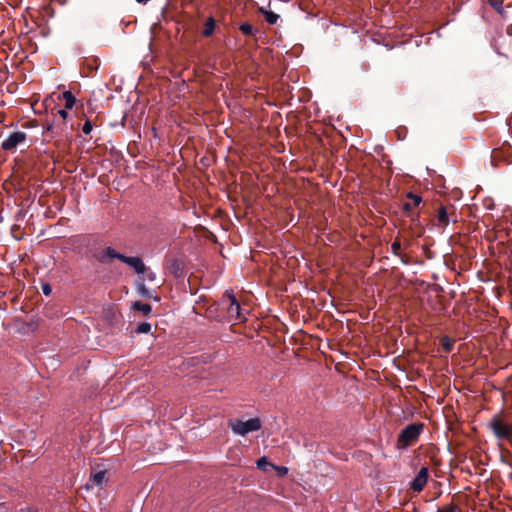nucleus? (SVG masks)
Returning a JSON list of instances; mask_svg holds the SVG:
<instances>
[{"mask_svg": "<svg viewBox=\"0 0 512 512\" xmlns=\"http://www.w3.org/2000/svg\"><path fill=\"white\" fill-rule=\"evenodd\" d=\"M123 254L118 253L112 247H106L102 253L95 255V258L100 263H108V259H117L121 261Z\"/></svg>", "mask_w": 512, "mask_h": 512, "instance_id": "nucleus-10", "label": "nucleus"}, {"mask_svg": "<svg viewBox=\"0 0 512 512\" xmlns=\"http://www.w3.org/2000/svg\"><path fill=\"white\" fill-rule=\"evenodd\" d=\"M406 199L407 201L402 205L403 213L414 221L418 217L414 210L421 204L422 197L414 194L413 192H408L406 194Z\"/></svg>", "mask_w": 512, "mask_h": 512, "instance_id": "nucleus-6", "label": "nucleus"}, {"mask_svg": "<svg viewBox=\"0 0 512 512\" xmlns=\"http://www.w3.org/2000/svg\"><path fill=\"white\" fill-rule=\"evenodd\" d=\"M58 114L62 118L63 121L68 117V112H67L66 108L58 110Z\"/></svg>", "mask_w": 512, "mask_h": 512, "instance_id": "nucleus-31", "label": "nucleus"}, {"mask_svg": "<svg viewBox=\"0 0 512 512\" xmlns=\"http://www.w3.org/2000/svg\"><path fill=\"white\" fill-rule=\"evenodd\" d=\"M391 250H392V253L394 255H399L400 254V250H401V243L399 240H395L392 244H391Z\"/></svg>", "mask_w": 512, "mask_h": 512, "instance_id": "nucleus-26", "label": "nucleus"}, {"mask_svg": "<svg viewBox=\"0 0 512 512\" xmlns=\"http://www.w3.org/2000/svg\"><path fill=\"white\" fill-rule=\"evenodd\" d=\"M487 427L496 439L512 441V422L508 421L503 411L494 414Z\"/></svg>", "mask_w": 512, "mask_h": 512, "instance_id": "nucleus-1", "label": "nucleus"}, {"mask_svg": "<svg viewBox=\"0 0 512 512\" xmlns=\"http://www.w3.org/2000/svg\"><path fill=\"white\" fill-rule=\"evenodd\" d=\"M106 470H99L90 475V481L93 485L102 487L105 482H107Z\"/></svg>", "mask_w": 512, "mask_h": 512, "instance_id": "nucleus-13", "label": "nucleus"}, {"mask_svg": "<svg viewBox=\"0 0 512 512\" xmlns=\"http://www.w3.org/2000/svg\"><path fill=\"white\" fill-rule=\"evenodd\" d=\"M429 477L428 467H422L416 477L411 481L410 488L414 492H421L427 484Z\"/></svg>", "mask_w": 512, "mask_h": 512, "instance_id": "nucleus-8", "label": "nucleus"}, {"mask_svg": "<svg viewBox=\"0 0 512 512\" xmlns=\"http://www.w3.org/2000/svg\"><path fill=\"white\" fill-rule=\"evenodd\" d=\"M121 262L132 267L137 274H145V272L147 270V267L145 266L144 262L139 257H129L126 255H123Z\"/></svg>", "mask_w": 512, "mask_h": 512, "instance_id": "nucleus-9", "label": "nucleus"}, {"mask_svg": "<svg viewBox=\"0 0 512 512\" xmlns=\"http://www.w3.org/2000/svg\"><path fill=\"white\" fill-rule=\"evenodd\" d=\"M258 11L260 14L264 15L266 22L269 23L270 25H275L278 19L280 18L278 14L272 11H267L263 7H260Z\"/></svg>", "mask_w": 512, "mask_h": 512, "instance_id": "nucleus-15", "label": "nucleus"}, {"mask_svg": "<svg viewBox=\"0 0 512 512\" xmlns=\"http://www.w3.org/2000/svg\"><path fill=\"white\" fill-rule=\"evenodd\" d=\"M489 4L499 13L501 16H504V7L502 0H488Z\"/></svg>", "mask_w": 512, "mask_h": 512, "instance_id": "nucleus-22", "label": "nucleus"}, {"mask_svg": "<svg viewBox=\"0 0 512 512\" xmlns=\"http://www.w3.org/2000/svg\"><path fill=\"white\" fill-rule=\"evenodd\" d=\"M52 129H53V125L52 124L48 125L47 128H46L47 131H51Z\"/></svg>", "mask_w": 512, "mask_h": 512, "instance_id": "nucleus-33", "label": "nucleus"}, {"mask_svg": "<svg viewBox=\"0 0 512 512\" xmlns=\"http://www.w3.org/2000/svg\"><path fill=\"white\" fill-rule=\"evenodd\" d=\"M41 289L45 296H49L52 292V288H51L50 284H48V283L42 284Z\"/></svg>", "mask_w": 512, "mask_h": 512, "instance_id": "nucleus-28", "label": "nucleus"}, {"mask_svg": "<svg viewBox=\"0 0 512 512\" xmlns=\"http://www.w3.org/2000/svg\"><path fill=\"white\" fill-rule=\"evenodd\" d=\"M441 346L445 352H451L455 343V340L453 338H450L448 336H443L441 338Z\"/></svg>", "mask_w": 512, "mask_h": 512, "instance_id": "nucleus-18", "label": "nucleus"}, {"mask_svg": "<svg viewBox=\"0 0 512 512\" xmlns=\"http://www.w3.org/2000/svg\"><path fill=\"white\" fill-rule=\"evenodd\" d=\"M216 26V21L214 17L210 16L207 18L206 22L204 23V29L202 30V35L206 38L211 37L214 33Z\"/></svg>", "mask_w": 512, "mask_h": 512, "instance_id": "nucleus-14", "label": "nucleus"}, {"mask_svg": "<svg viewBox=\"0 0 512 512\" xmlns=\"http://www.w3.org/2000/svg\"><path fill=\"white\" fill-rule=\"evenodd\" d=\"M145 273H146V279L147 280H149L151 282L155 281L156 274L153 271L147 269Z\"/></svg>", "mask_w": 512, "mask_h": 512, "instance_id": "nucleus-30", "label": "nucleus"}, {"mask_svg": "<svg viewBox=\"0 0 512 512\" xmlns=\"http://www.w3.org/2000/svg\"><path fill=\"white\" fill-rule=\"evenodd\" d=\"M144 281H145L144 277H140L139 280L137 281L136 290H137V293L139 294V296L148 298V299L153 298L154 300L158 301L159 297L153 296L152 292L145 286Z\"/></svg>", "mask_w": 512, "mask_h": 512, "instance_id": "nucleus-12", "label": "nucleus"}, {"mask_svg": "<svg viewBox=\"0 0 512 512\" xmlns=\"http://www.w3.org/2000/svg\"><path fill=\"white\" fill-rule=\"evenodd\" d=\"M82 131L84 134H89L92 131V123L89 119H87L82 127Z\"/></svg>", "mask_w": 512, "mask_h": 512, "instance_id": "nucleus-27", "label": "nucleus"}, {"mask_svg": "<svg viewBox=\"0 0 512 512\" xmlns=\"http://www.w3.org/2000/svg\"><path fill=\"white\" fill-rule=\"evenodd\" d=\"M281 472L286 473V472H287V468H286V467H282V468H281Z\"/></svg>", "mask_w": 512, "mask_h": 512, "instance_id": "nucleus-34", "label": "nucleus"}, {"mask_svg": "<svg viewBox=\"0 0 512 512\" xmlns=\"http://www.w3.org/2000/svg\"><path fill=\"white\" fill-rule=\"evenodd\" d=\"M97 61H98L97 59H93L94 64L87 63V68H88L89 72H93V71L97 70L98 65H99L97 63Z\"/></svg>", "mask_w": 512, "mask_h": 512, "instance_id": "nucleus-29", "label": "nucleus"}, {"mask_svg": "<svg viewBox=\"0 0 512 512\" xmlns=\"http://www.w3.org/2000/svg\"><path fill=\"white\" fill-rule=\"evenodd\" d=\"M455 214V207L453 205L440 206L437 210V226L444 228L449 224L450 216Z\"/></svg>", "mask_w": 512, "mask_h": 512, "instance_id": "nucleus-7", "label": "nucleus"}, {"mask_svg": "<svg viewBox=\"0 0 512 512\" xmlns=\"http://www.w3.org/2000/svg\"><path fill=\"white\" fill-rule=\"evenodd\" d=\"M132 308L135 311L141 312L145 317L150 316V314L152 312V308H151V306L149 304L143 303V302H140V301L134 302L133 305H132Z\"/></svg>", "mask_w": 512, "mask_h": 512, "instance_id": "nucleus-16", "label": "nucleus"}, {"mask_svg": "<svg viewBox=\"0 0 512 512\" xmlns=\"http://www.w3.org/2000/svg\"><path fill=\"white\" fill-rule=\"evenodd\" d=\"M489 4L499 13L501 16H504V7L502 0H488Z\"/></svg>", "mask_w": 512, "mask_h": 512, "instance_id": "nucleus-21", "label": "nucleus"}, {"mask_svg": "<svg viewBox=\"0 0 512 512\" xmlns=\"http://www.w3.org/2000/svg\"><path fill=\"white\" fill-rule=\"evenodd\" d=\"M62 98L65 101V108L66 109H72L73 106L76 103V98L72 94V92L71 91H64L63 94H62Z\"/></svg>", "mask_w": 512, "mask_h": 512, "instance_id": "nucleus-17", "label": "nucleus"}, {"mask_svg": "<svg viewBox=\"0 0 512 512\" xmlns=\"http://www.w3.org/2000/svg\"><path fill=\"white\" fill-rule=\"evenodd\" d=\"M218 306L220 307V309L226 310V312H228L229 304H220V300H219L218 301Z\"/></svg>", "mask_w": 512, "mask_h": 512, "instance_id": "nucleus-32", "label": "nucleus"}, {"mask_svg": "<svg viewBox=\"0 0 512 512\" xmlns=\"http://www.w3.org/2000/svg\"><path fill=\"white\" fill-rule=\"evenodd\" d=\"M228 427L237 435L245 436L250 432H255L261 429L262 423L259 418H251L247 421L240 419H230Z\"/></svg>", "mask_w": 512, "mask_h": 512, "instance_id": "nucleus-3", "label": "nucleus"}, {"mask_svg": "<svg viewBox=\"0 0 512 512\" xmlns=\"http://www.w3.org/2000/svg\"><path fill=\"white\" fill-rule=\"evenodd\" d=\"M27 140V134L22 131H16L11 133L2 143L1 148L4 151L13 153L16 148L25 143Z\"/></svg>", "mask_w": 512, "mask_h": 512, "instance_id": "nucleus-5", "label": "nucleus"}, {"mask_svg": "<svg viewBox=\"0 0 512 512\" xmlns=\"http://www.w3.org/2000/svg\"><path fill=\"white\" fill-rule=\"evenodd\" d=\"M220 307L218 306V302H215L213 303L212 305H210L206 312H207V316L210 317V318H214V319H217V320H221V316L220 315H217V311Z\"/></svg>", "mask_w": 512, "mask_h": 512, "instance_id": "nucleus-20", "label": "nucleus"}, {"mask_svg": "<svg viewBox=\"0 0 512 512\" xmlns=\"http://www.w3.org/2000/svg\"><path fill=\"white\" fill-rule=\"evenodd\" d=\"M151 331V324L148 322L140 323L136 328L135 332L137 334H147Z\"/></svg>", "mask_w": 512, "mask_h": 512, "instance_id": "nucleus-23", "label": "nucleus"}, {"mask_svg": "<svg viewBox=\"0 0 512 512\" xmlns=\"http://www.w3.org/2000/svg\"><path fill=\"white\" fill-rule=\"evenodd\" d=\"M169 272L176 278L184 275V264L180 259H172L168 262Z\"/></svg>", "mask_w": 512, "mask_h": 512, "instance_id": "nucleus-11", "label": "nucleus"}, {"mask_svg": "<svg viewBox=\"0 0 512 512\" xmlns=\"http://www.w3.org/2000/svg\"><path fill=\"white\" fill-rule=\"evenodd\" d=\"M437 512H462V510L458 505L452 503L441 509H438Z\"/></svg>", "mask_w": 512, "mask_h": 512, "instance_id": "nucleus-25", "label": "nucleus"}, {"mask_svg": "<svg viewBox=\"0 0 512 512\" xmlns=\"http://www.w3.org/2000/svg\"><path fill=\"white\" fill-rule=\"evenodd\" d=\"M424 428L423 423H413L406 426L398 435L397 448L405 449L414 444Z\"/></svg>", "mask_w": 512, "mask_h": 512, "instance_id": "nucleus-2", "label": "nucleus"}, {"mask_svg": "<svg viewBox=\"0 0 512 512\" xmlns=\"http://www.w3.org/2000/svg\"><path fill=\"white\" fill-rule=\"evenodd\" d=\"M239 29L240 31L244 34V35H247V36H254L255 33L257 32V29H255L251 24L245 22V23H242L240 26H239Z\"/></svg>", "mask_w": 512, "mask_h": 512, "instance_id": "nucleus-19", "label": "nucleus"}, {"mask_svg": "<svg viewBox=\"0 0 512 512\" xmlns=\"http://www.w3.org/2000/svg\"><path fill=\"white\" fill-rule=\"evenodd\" d=\"M220 304H229L227 315L232 320H245L241 313V306L231 291H226L220 298Z\"/></svg>", "mask_w": 512, "mask_h": 512, "instance_id": "nucleus-4", "label": "nucleus"}, {"mask_svg": "<svg viewBox=\"0 0 512 512\" xmlns=\"http://www.w3.org/2000/svg\"><path fill=\"white\" fill-rule=\"evenodd\" d=\"M269 466H273L266 457H261L257 460V467L260 470L267 471Z\"/></svg>", "mask_w": 512, "mask_h": 512, "instance_id": "nucleus-24", "label": "nucleus"}]
</instances>
